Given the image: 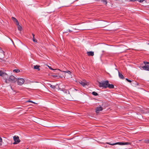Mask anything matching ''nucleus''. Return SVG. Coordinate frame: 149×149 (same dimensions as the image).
Masks as SVG:
<instances>
[{
  "label": "nucleus",
  "mask_w": 149,
  "mask_h": 149,
  "mask_svg": "<svg viewBox=\"0 0 149 149\" xmlns=\"http://www.w3.org/2000/svg\"><path fill=\"white\" fill-rule=\"evenodd\" d=\"M107 87H108L110 88H114V86L113 84H110L108 83Z\"/></svg>",
  "instance_id": "ddd939ff"
},
{
  "label": "nucleus",
  "mask_w": 149,
  "mask_h": 149,
  "mask_svg": "<svg viewBox=\"0 0 149 149\" xmlns=\"http://www.w3.org/2000/svg\"><path fill=\"white\" fill-rule=\"evenodd\" d=\"M6 73L0 70V76H1L4 77L5 75H7Z\"/></svg>",
  "instance_id": "9b49d317"
},
{
  "label": "nucleus",
  "mask_w": 149,
  "mask_h": 149,
  "mask_svg": "<svg viewBox=\"0 0 149 149\" xmlns=\"http://www.w3.org/2000/svg\"><path fill=\"white\" fill-rule=\"evenodd\" d=\"M102 1L105 4H106L107 3V2L106 1V0H103Z\"/></svg>",
  "instance_id": "4be33fe9"
},
{
  "label": "nucleus",
  "mask_w": 149,
  "mask_h": 149,
  "mask_svg": "<svg viewBox=\"0 0 149 149\" xmlns=\"http://www.w3.org/2000/svg\"><path fill=\"white\" fill-rule=\"evenodd\" d=\"M130 144V143L128 142H124V145H128Z\"/></svg>",
  "instance_id": "412c9836"
},
{
  "label": "nucleus",
  "mask_w": 149,
  "mask_h": 149,
  "mask_svg": "<svg viewBox=\"0 0 149 149\" xmlns=\"http://www.w3.org/2000/svg\"><path fill=\"white\" fill-rule=\"evenodd\" d=\"M17 80V79L13 75L10 76L8 78V81L12 83H14Z\"/></svg>",
  "instance_id": "f03ea898"
},
{
  "label": "nucleus",
  "mask_w": 149,
  "mask_h": 149,
  "mask_svg": "<svg viewBox=\"0 0 149 149\" xmlns=\"http://www.w3.org/2000/svg\"><path fill=\"white\" fill-rule=\"evenodd\" d=\"M126 80H127L128 82H129L130 83V82H131V80H129V79H127V78H126Z\"/></svg>",
  "instance_id": "b1692460"
},
{
  "label": "nucleus",
  "mask_w": 149,
  "mask_h": 149,
  "mask_svg": "<svg viewBox=\"0 0 149 149\" xmlns=\"http://www.w3.org/2000/svg\"><path fill=\"white\" fill-rule=\"evenodd\" d=\"M32 36H33V37H34L35 35H34V34L33 33H32Z\"/></svg>",
  "instance_id": "c756f323"
},
{
  "label": "nucleus",
  "mask_w": 149,
  "mask_h": 149,
  "mask_svg": "<svg viewBox=\"0 0 149 149\" xmlns=\"http://www.w3.org/2000/svg\"><path fill=\"white\" fill-rule=\"evenodd\" d=\"M87 54L89 56H93L94 55V52L92 51L87 52Z\"/></svg>",
  "instance_id": "6e6552de"
},
{
  "label": "nucleus",
  "mask_w": 149,
  "mask_h": 149,
  "mask_svg": "<svg viewBox=\"0 0 149 149\" xmlns=\"http://www.w3.org/2000/svg\"><path fill=\"white\" fill-rule=\"evenodd\" d=\"M102 110L103 108L101 106L97 107L96 109V112L97 113L100 111H102Z\"/></svg>",
  "instance_id": "423d86ee"
},
{
  "label": "nucleus",
  "mask_w": 149,
  "mask_h": 149,
  "mask_svg": "<svg viewBox=\"0 0 149 149\" xmlns=\"http://www.w3.org/2000/svg\"><path fill=\"white\" fill-rule=\"evenodd\" d=\"M79 83L83 86H85L88 84V83L86 81L84 82L82 81H80L79 82Z\"/></svg>",
  "instance_id": "1a4fd4ad"
},
{
  "label": "nucleus",
  "mask_w": 149,
  "mask_h": 149,
  "mask_svg": "<svg viewBox=\"0 0 149 149\" xmlns=\"http://www.w3.org/2000/svg\"><path fill=\"white\" fill-rule=\"evenodd\" d=\"M143 63L145 65L146 64H149V62L144 61Z\"/></svg>",
  "instance_id": "5701e85b"
},
{
  "label": "nucleus",
  "mask_w": 149,
  "mask_h": 149,
  "mask_svg": "<svg viewBox=\"0 0 149 149\" xmlns=\"http://www.w3.org/2000/svg\"><path fill=\"white\" fill-rule=\"evenodd\" d=\"M50 87L53 89H54L56 87L55 86L51 84H50Z\"/></svg>",
  "instance_id": "a211bd4d"
},
{
  "label": "nucleus",
  "mask_w": 149,
  "mask_h": 149,
  "mask_svg": "<svg viewBox=\"0 0 149 149\" xmlns=\"http://www.w3.org/2000/svg\"><path fill=\"white\" fill-rule=\"evenodd\" d=\"M142 68L144 70L149 71V66L146 65L142 66Z\"/></svg>",
  "instance_id": "0eeeda50"
},
{
  "label": "nucleus",
  "mask_w": 149,
  "mask_h": 149,
  "mask_svg": "<svg viewBox=\"0 0 149 149\" xmlns=\"http://www.w3.org/2000/svg\"><path fill=\"white\" fill-rule=\"evenodd\" d=\"M108 144H110L111 145H114L116 144H119L120 145H124V142H117L113 143H107Z\"/></svg>",
  "instance_id": "39448f33"
},
{
  "label": "nucleus",
  "mask_w": 149,
  "mask_h": 149,
  "mask_svg": "<svg viewBox=\"0 0 149 149\" xmlns=\"http://www.w3.org/2000/svg\"><path fill=\"white\" fill-rule=\"evenodd\" d=\"M92 94L94 95H95V96H97V95H98L97 93L95 91H93V92Z\"/></svg>",
  "instance_id": "f3484780"
},
{
  "label": "nucleus",
  "mask_w": 149,
  "mask_h": 149,
  "mask_svg": "<svg viewBox=\"0 0 149 149\" xmlns=\"http://www.w3.org/2000/svg\"><path fill=\"white\" fill-rule=\"evenodd\" d=\"M2 140L1 138L0 137V142H2Z\"/></svg>",
  "instance_id": "cd10ccee"
},
{
  "label": "nucleus",
  "mask_w": 149,
  "mask_h": 149,
  "mask_svg": "<svg viewBox=\"0 0 149 149\" xmlns=\"http://www.w3.org/2000/svg\"><path fill=\"white\" fill-rule=\"evenodd\" d=\"M27 102H31V103H34V102H33V101H31V100H28V101H27Z\"/></svg>",
  "instance_id": "bb28decb"
},
{
  "label": "nucleus",
  "mask_w": 149,
  "mask_h": 149,
  "mask_svg": "<svg viewBox=\"0 0 149 149\" xmlns=\"http://www.w3.org/2000/svg\"><path fill=\"white\" fill-rule=\"evenodd\" d=\"M74 90H75V91H77V90H76V89H74Z\"/></svg>",
  "instance_id": "2f4dec72"
},
{
  "label": "nucleus",
  "mask_w": 149,
  "mask_h": 149,
  "mask_svg": "<svg viewBox=\"0 0 149 149\" xmlns=\"http://www.w3.org/2000/svg\"><path fill=\"white\" fill-rule=\"evenodd\" d=\"M118 72V75L119 77L122 79H124V77L123 75L122 74H121L119 71Z\"/></svg>",
  "instance_id": "f8f14e48"
},
{
  "label": "nucleus",
  "mask_w": 149,
  "mask_h": 149,
  "mask_svg": "<svg viewBox=\"0 0 149 149\" xmlns=\"http://www.w3.org/2000/svg\"><path fill=\"white\" fill-rule=\"evenodd\" d=\"M13 72H15L16 73H18L20 72V70H19L18 69H16L14 70L13 71Z\"/></svg>",
  "instance_id": "dca6fc26"
},
{
  "label": "nucleus",
  "mask_w": 149,
  "mask_h": 149,
  "mask_svg": "<svg viewBox=\"0 0 149 149\" xmlns=\"http://www.w3.org/2000/svg\"><path fill=\"white\" fill-rule=\"evenodd\" d=\"M18 25L17 28H18V29L19 30L21 31L22 30V27L21 26H20L19 25V24L18 25Z\"/></svg>",
  "instance_id": "2eb2a0df"
},
{
  "label": "nucleus",
  "mask_w": 149,
  "mask_h": 149,
  "mask_svg": "<svg viewBox=\"0 0 149 149\" xmlns=\"http://www.w3.org/2000/svg\"><path fill=\"white\" fill-rule=\"evenodd\" d=\"M12 19L14 22H16V25H18L19 24V23L18 22L17 20L14 17H12Z\"/></svg>",
  "instance_id": "9d476101"
},
{
  "label": "nucleus",
  "mask_w": 149,
  "mask_h": 149,
  "mask_svg": "<svg viewBox=\"0 0 149 149\" xmlns=\"http://www.w3.org/2000/svg\"><path fill=\"white\" fill-rule=\"evenodd\" d=\"M39 67V66L37 65H34L33 66V68L34 69L38 70H40Z\"/></svg>",
  "instance_id": "4468645a"
},
{
  "label": "nucleus",
  "mask_w": 149,
  "mask_h": 149,
  "mask_svg": "<svg viewBox=\"0 0 149 149\" xmlns=\"http://www.w3.org/2000/svg\"><path fill=\"white\" fill-rule=\"evenodd\" d=\"M33 41L34 42H37V40L35 39V38L34 37H33Z\"/></svg>",
  "instance_id": "aec40b11"
},
{
  "label": "nucleus",
  "mask_w": 149,
  "mask_h": 149,
  "mask_svg": "<svg viewBox=\"0 0 149 149\" xmlns=\"http://www.w3.org/2000/svg\"><path fill=\"white\" fill-rule=\"evenodd\" d=\"M0 53L2 54L3 56L4 55V54L3 51L2 50L0 49Z\"/></svg>",
  "instance_id": "6ab92c4d"
},
{
  "label": "nucleus",
  "mask_w": 149,
  "mask_h": 149,
  "mask_svg": "<svg viewBox=\"0 0 149 149\" xmlns=\"http://www.w3.org/2000/svg\"><path fill=\"white\" fill-rule=\"evenodd\" d=\"M109 81L108 80L103 81L102 82H99V86L100 87L106 88L107 87Z\"/></svg>",
  "instance_id": "f257e3e1"
},
{
  "label": "nucleus",
  "mask_w": 149,
  "mask_h": 149,
  "mask_svg": "<svg viewBox=\"0 0 149 149\" xmlns=\"http://www.w3.org/2000/svg\"><path fill=\"white\" fill-rule=\"evenodd\" d=\"M13 139L15 141V142L13 143L14 144H17L19 143L20 141V140L19 139V137L18 136H14Z\"/></svg>",
  "instance_id": "20e7f679"
},
{
  "label": "nucleus",
  "mask_w": 149,
  "mask_h": 149,
  "mask_svg": "<svg viewBox=\"0 0 149 149\" xmlns=\"http://www.w3.org/2000/svg\"><path fill=\"white\" fill-rule=\"evenodd\" d=\"M148 143H149V140H148Z\"/></svg>",
  "instance_id": "473e14b6"
},
{
  "label": "nucleus",
  "mask_w": 149,
  "mask_h": 149,
  "mask_svg": "<svg viewBox=\"0 0 149 149\" xmlns=\"http://www.w3.org/2000/svg\"><path fill=\"white\" fill-rule=\"evenodd\" d=\"M65 72L68 73L69 74H70L71 73V72L70 71H69V70L68 71H67Z\"/></svg>",
  "instance_id": "393cba45"
},
{
  "label": "nucleus",
  "mask_w": 149,
  "mask_h": 149,
  "mask_svg": "<svg viewBox=\"0 0 149 149\" xmlns=\"http://www.w3.org/2000/svg\"><path fill=\"white\" fill-rule=\"evenodd\" d=\"M137 0L139 2H142L144 1H145V0Z\"/></svg>",
  "instance_id": "a878e982"
},
{
  "label": "nucleus",
  "mask_w": 149,
  "mask_h": 149,
  "mask_svg": "<svg viewBox=\"0 0 149 149\" xmlns=\"http://www.w3.org/2000/svg\"><path fill=\"white\" fill-rule=\"evenodd\" d=\"M68 31L69 32H71L72 31L70 30H68Z\"/></svg>",
  "instance_id": "7c9ffc66"
},
{
  "label": "nucleus",
  "mask_w": 149,
  "mask_h": 149,
  "mask_svg": "<svg viewBox=\"0 0 149 149\" xmlns=\"http://www.w3.org/2000/svg\"><path fill=\"white\" fill-rule=\"evenodd\" d=\"M24 82V79L22 78H18L17 79V84L19 85H22Z\"/></svg>",
  "instance_id": "7ed1b4c3"
},
{
  "label": "nucleus",
  "mask_w": 149,
  "mask_h": 149,
  "mask_svg": "<svg viewBox=\"0 0 149 149\" xmlns=\"http://www.w3.org/2000/svg\"><path fill=\"white\" fill-rule=\"evenodd\" d=\"M49 68L51 69V70H54L51 67H49Z\"/></svg>",
  "instance_id": "c85d7f7f"
}]
</instances>
